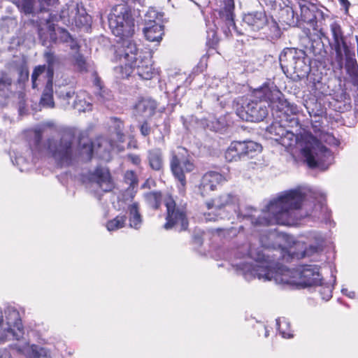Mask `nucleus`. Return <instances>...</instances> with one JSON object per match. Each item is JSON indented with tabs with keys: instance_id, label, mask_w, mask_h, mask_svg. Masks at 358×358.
Wrapping results in <instances>:
<instances>
[{
	"instance_id": "61",
	"label": "nucleus",
	"mask_w": 358,
	"mask_h": 358,
	"mask_svg": "<svg viewBox=\"0 0 358 358\" xmlns=\"http://www.w3.org/2000/svg\"><path fill=\"white\" fill-rule=\"evenodd\" d=\"M340 5L343 8L345 14L348 15L349 8L351 6L350 2L348 0H338Z\"/></svg>"
},
{
	"instance_id": "13",
	"label": "nucleus",
	"mask_w": 358,
	"mask_h": 358,
	"mask_svg": "<svg viewBox=\"0 0 358 358\" xmlns=\"http://www.w3.org/2000/svg\"><path fill=\"white\" fill-rule=\"evenodd\" d=\"M45 64L36 66L31 76L32 89H38L41 80L40 77L45 73V78L46 80H53L55 70L59 69L62 64L61 58L54 52L49 50L43 53Z\"/></svg>"
},
{
	"instance_id": "18",
	"label": "nucleus",
	"mask_w": 358,
	"mask_h": 358,
	"mask_svg": "<svg viewBox=\"0 0 358 358\" xmlns=\"http://www.w3.org/2000/svg\"><path fill=\"white\" fill-rule=\"evenodd\" d=\"M266 15L264 9L243 13L241 26L245 30L257 32L265 27L267 22Z\"/></svg>"
},
{
	"instance_id": "37",
	"label": "nucleus",
	"mask_w": 358,
	"mask_h": 358,
	"mask_svg": "<svg viewBox=\"0 0 358 358\" xmlns=\"http://www.w3.org/2000/svg\"><path fill=\"white\" fill-rule=\"evenodd\" d=\"M276 327L283 338L293 337V334L290 333V323L285 317L276 319Z\"/></svg>"
},
{
	"instance_id": "50",
	"label": "nucleus",
	"mask_w": 358,
	"mask_h": 358,
	"mask_svg": "<svg viewBox=\"0 0 358 358\" xmlns=\"http://www.w3.org/2000/svg\"><path fill=\"white\" fill-rule=\"evenodd\" d=\"M39 3V11H49L52 7L59 4V0H37Z\"/></svg>"
},
{
	"instance_id": "33",
	"label": "nucleus",
	"mask_w": 358,
	"mask_h": 358,
	"mask_svg": "<svg viewBox=\"0 0 358 358\" xmlns=\"http://www.w3.org/2000/svg\"><path fill=\"white\" fill-rule=\"evenodd\" d=\"M13 79L6 71H0V97L8 98L12 92Z\"/></svg>"
},
{
	"instance_id": "5",
	"label": "nucleus",
	"mask_w": 358,
	"mask_h": 358,
	"mask_svg": "<svg viewBox=\"0 0 358 358\" xmlns=\"http://www.w3.org/2000/svg\"><path fill=\"white\" fill-rule=\"evenodd\" d=\"M256 95L265 99L273 118H292L299 112L297 106L288 101L274 82L266 81L256 88Z\"/></svg>"
},
{
	"instance_id": "25",
	"label": "nucleus",
	"mask_w": 358,
	"mask_h": 358,
	"mask_svg": "<svg viewBox=\"0 0 358 358\" xmlns=\"http://www.w3.org/2000/svg\"><path fill=\"white\" fill-rule=\"evenodd\" d=\"M146 161L149 167L155 171L163 173L164 159L162 150L159 148L150 149L147 152Z\"/></svg>"
},
{
	"instance_id": "8",
	"label": "nucleus",
	"mask_w": 358,
	"mask_h": 358,
	"mask_svg": "<svg viewBox=\"0 0 358 358\" xmlns=\"http://www.w3.org/2000/svg\"><path fill=\"white\" fill-rule=\"evenodd\" d=\"M236 115L243 121L260 122L268 115V109L264 97L256 95V89L249 97L238 98L234 103Z\"/></svg>"
},
{
	"instance_id": "64",
	"label": "nucleus",
	"mask_w": 358,
	"mask_h": 358,
	"mask_svg": "<svg viewBox=\"0 0 358 358\" xmlns=\"http://www.w3.org/2000/svg\"><path fill=\"white\" fill-rule=\"evenodd\" d=\"M0 358H12L10 352L7 349L0 350Z\"/></svg>"
},
{
	"instance_id": "6",
	"label": "nucleus",
	"mask_w": 358,
	"mask_h": 358,
	"mask_svg": "<svg viewBox=\"0 0 358 358\" xmlns=\"http://www.w3.org/2000/svg\"><path fill=\"white\" fill-rule=\"evenodd\" d=\"M278 59L283 73L294 80L308 77L311 71V59L302 49L285 48L279 54Z\"/></svg>"
},
{
	"instance_id": "58",
	"label": "nucleus",
	"mask_w": 358,
	"mask_h": 358,
	"mask_svg": "<svg viewBox=\"0 0 358 358\" xmlns=\"http://www.w3.org/2000/svg\"><path fill=\"white\" fill-rule=\"evenodd\" d=\"M94 79L93 81V84L94 87H96V90H101L103 87H104V85L103 84V82L101 80V78L99 76L97 73H94Z\"/></svg>"
},
{
	"instance_id": "20",
	"label": "nucleus",
	"mask_w": 358,
	"mask_h": 358,
	"mask_svg": "<svg viewBox=\"0 0 358 358\" xmlns=\"http://www.w3.org/2000/svg\"><path fill=\"white\" fill-rule=\"evenodd\" d=\"M323 280L320 268L315 265H304L300 271L299 284L302 287H317Z\"/></svg>"
},
{
	"instance_id": "14",
	"label": "nucleus",
	"mask_w": 358,
	"mask_h": 358,
	"mask_svg": "<svg viewBox=\"0 0 358 358\" xmlns=\"http://www.w3.org/2000/svg\"><path fill=\"white\" fill-rule=\"evenodd\" d=\"M164 204L166 207V215L164 228L169 230L175 227L178 232L187 230L189 220L186 212L176 206L171 195L166 198Z\"/></svg>"
},
{
	"instance_id": "39",
	"label": "nucleus",
	"mask_w": 358,
	"mask_h": 358,
	"mask_svg": "<svg viewBox=\"0 0 358 358\" xmlns=\"http://www.w3.org/2000/svg\"><path fill=\"white\" fill-rule=\"evenodd\" d=\"M163 17V14L157 12L153 8H149L148 11L145 14V25L152 24L154 23H157V20L159 22L161 21V17Z\"/></svg>"
},
{
	"instance_id": "45",
	"label": "nucleus",
	"mask_w": 358,
	"mask_h": 358,
	"mask_svg": "<svg viewBox=\"0 0 358 358\" xmlns=\"http://www.w3.org/2000/svg\"><path fill=\"white\" fill-rule=\"evenodd\" d=\"M56 31L57 35L59 34V36H57L58 41L61 43H69L75 41L74 38L66 29L57 26Z\"/></svg>"
},
{
	"instance_id": "62",
	"label": "nucleus",
	"mask_w": 358,
	"mask_h": 358,
	"mask_svg": "<svg viewBox=\"0 0 358 358\" xmlns=\"http://www.w3.org/2000/svg\"><path fill=\"white\" fill-rule=\"evenodd\" d=\"M43 135L40 131H36L34 134V144L36 146H38L42 141Z\"/></svg>"
},
{
	"instance_id": "2",
	"label": "nucleus",
	"mask_w": 358,
	"mask_h": 358,
	"mask_svg": "<svg viewBox=\"0 0 358 358\" xmlns=\"http://www.w3.org/2000/svg\"><path fill=\"white\" fill-rule=\"evenodd\" d=\"M305 198L306 194L301 190L290 189L271 200L258 217L250 214H244L243 216L255 227L273 225L278 222L283 214L291 210L300 209Z\"/></svg>"
},
{
	"instance_id": "15",
	"label": "nucleus",
	"mask_w": 358,
	"mask_h": 358,
	"mask_svg": "<svg viewBox=\"0 0 358 358\" xmlns=\"http://www.w3.org/2000/svg\"><path fill=\"white\" fill-rule=\"evenodd\" d=\"M136 71V73L143 80H150L157 72L152 66V56L150 52H145L144 55H139L136 62L131 64L125 72H122L121 78H127L130 74Z\"/></svg>"
},
{
	"instance_id": "28",
	"label": "nucleus",
	"mask_w": 358,
	"mask_h": 358,
	"mask_svg": "<svg viewBox=\"0 0 358 358\" xmlns=\"http://www.w3.org/2000/svg\"><path fill=\"white\" fill-rule=\"evenodd\" d=\"M267 22L265 24V27L267 28V37L271 40H278L282 34L283 31L287 30V27L281 26L278 20H277L273 15H266Z\"/></svg>"
},
{
	"instance_id": "49",
	"label": "nucleus",
	"mask_w": 358,
	"mask_h": 358,
	"mask_svg": "<svg viewBox=\"0 0 358 358\" xmlns=\"http://www.w3.org/2000/svg\"><path fill=\"white\" fill-rule=\"evenodd\" d=\"M320 6L323 7L318 1L316 2V9H315L313 23L312 24V27L315 29H316V27H317V22L324 20L325 17H327L319 8Z\"/></svg>"
},
{
	"instance_id": "51",
	"label": "nucleus",
	"mask_w": 358,
	"mask_h": 358,
	"mask_svg": "<svg viewBox=\"0 0 358 358\" xmlns=\"http://www.w3.org/2000/svg\"><path fill=\"white\" fill-rule=\"evenodd\" d=\"M218 41L219 39L215 31H212L208 33L206 46L208 48L215 50L217 46Z\"/></svg>"
},
{
	"instance_id": "24",
	"label": "nucleus",
	"mask_w": 358,
	"mask_h": 358,
	"mask_svg": "<svg viewBox=\"0 0 358 358\" xmlns=\"http://www.w3.org/2000/svg\"><path fill=\"white\" fill-rule=\"evenodd\" d=\"M223 3V8H220L219 10V16L220 17L224 20L227 25L233 26L236 31L239 35H243L244 33L242 29H238L234 21V9H235V3L234 0H222Z\"/></svg>"
},
{
	"instance_id": "30",
	"label": "nucleus",
	"mask_w": 358,
	"mask_h": 358,
	"mask_svg": "<svg viewBox=\"0 0 358 358\" xmlns=\"http://www.w3.org/2000/svg\"><path fill=\"white\" fill-rule=\"evenodd\" d=\"M164 26L161 23H154L145 25L143 31L148 41L159 42L164 34Z\"/></svg>"
},
{
	"instance_id": "21",
	"label": "nucleus",
	"mask_w": 358,
	"mask_h": 358,
	"mask_svg": "<svg viewBox=\"0 0 358 358\" xmlns=\"http://www.w3.org/2000/svg\"><path fill=\"white\" fill-rule=\"evenodd\" d=\"M222 180V175L217 171H208L201 178L199 190L200 194L205 197L209 192L216 189L217 185Z\"/></svg>"
},
{
	"instance_id": "31",
	"label": "nucleus",
	"mask_w": 358,
	"mask_h": 358,
	"mask_svg": "<svg viewBox=\"0 0 358 358\" xmlns=\"http://www.w3.org/2000/svg\"><path fill=\"white\" fill-rule=\"evenodd\" d=\"M40 104L43 107H55L53 99V80H46L45 88L40 99Z\"/></svg>"
},
{
	"instance_id": "23",
	"label": "nucleus",
	"mask_w": 358,
	"mask_h": 358,
	"mask_svg": "<svg viewBox=\"0 0 358 358\" xmlns=\"http://www.w3.org/2000/svg\"><path fill=\"white\" fill-rule=\"evenodd\" d=\"M277 17L281 26H285L287 29L290 27H299L298 13L296 6L293 2L287 6L282 12H279V15H277Z\"/></svg>"
},
{
	"instance_id": "56",
	"label": "nucleus",
	"mask_w": 358,
	"mask_h": 358,
	"mask_svg": "<svg viewBox=\"0 0 358 358\" xmlns=\"http://www.w3.org/2000/svg\"><path fill=\"white\" fill-rule=\"evenodd\" d=\"M280 4L278 3V6H275V8L273 10L278 11V15H279V12H282L284 9L286 8L287 6H288L292 2V0H280Z\"/></svg>"
},
{
	"instance_id": "42",
	"label": "nucleus",
	"mask_w": 358,
	"mask_h": 358,
	"mask_svg": "<svg viewBox=\"0 0 358 358\" xmlns=\"http://www.w3.org/2000/svg\"><path fill=\"white\" fill-rule=\"evenodd\" d=\"M185 92V88H183L180 86H177L175 88L174 91L173 92V100L170 99L169 103H168V106H170L171 108V110H173L174 108L177 105L180 104V99H181L182 96H183Z\"/></svg>"
},
{
	"instance_id": "32",
	"label": "nucleus",
	"mask_w": 358,
	"mask_h": 358,
	"mask_svg": "<svg viewBox=\"0 0 358 358\" xmlns=\"http://www.w3.org/2000/svg\"><path fill=\"white\" fill-rule=\"evenodd\" d=\"M76 4L67 6L63 7L60 10L58 19L59 21H62V23L66 26L74 25V19L76 17Z\"/></svg>"
},
{
	"instance_id": "53",
	"label": "nucleus",
	"mask_w": 358,
	"mask_h": 358,
	"mask_svg": "<svg viewBox=\"0 0 358 358\" xmlns=\"http://www.w3.org/2000/svg\"><path fill=\"white\" fill-rule=\"evenodd\" d=\"M138 129L141 134L144 137L148 136L152 131V128L147 120H144L141 122H139Z\"/></svg>"
},
{
	"instance_id": "60",
	"label": "nucleus",
	"mask_w": 358,
	"mask_h": 358,
	"mask_svg": "<svg viewBox=\"0 0 358 358\" xmlns=\"http://www.w3.org/2000/svg\"><path fill=\"white\" fill-rule=\"evenodd\" d=\"M255 211H256V209L255 208H253L252 206H247V207H245L244 212H242V211L238 212V217H243V219H246L243 216L244 214L252 215V213Z\"/></svg>"
},
{
	"instance_id": "41",
	"label": "nucleus",
	"mask_w": 358,
	"mask_h": 358,
	"mask_svg": "<svg viewBox=\"0 0 358 358\" xmlns=\"http://www.w3.org/2000/svg\"><path fill=\"white\" fill-rule=\"evenodd\" d=\"M97 101L101 103L112 100L113 95L112 91L106 88L105 86L101 90H97L95 92Z\"/></svg>"
},
{
	"instance_id": "16",
	"label": "nucleus",
	"mask_w": 358,
	"mask_h": 358,
	"mask_svg": "<svg viewBox=\"0 0 358 358\" xmlns=\"http://www.w3.org/2000/svg\"><path fill=\"white\" fill-rule=\"evenodd\" d=\"M190 118L192 121L195 119L198 127L220 134L227 133L230 128V122L226 115H222L219 117L209 116L207 118L201 119H197L194 116H191Z\"/></svg>"
},
{
	"instance_id": "52",
	"label": "nucleus",
	"mask_w": 358,
	"mask_h": 358,
	"mask_svg": "<svg viewBox=\"0 0 358 358\" xmlns=\"http://www.w3.org/2000/svg\"><path fill=\"white\" fill-rule=\"evenodd\" d=\"M74 66L80 72L87 71L86 61L82 54H78L75 57Z\"/></svg>"
},
{
	"instance_id": "22",
	"label": "nucleus",
	"mask_w": 358,
	"mask_h": 358,
	"mask_svg": "<svg viewBox=\"0 0 358 358\" xmlns=\"http://www.w3.org/2000/svg\"><path fill=\"white\" fill-rule=\"evenodd\" d=\"M238 203V198L236 195L231 193H227L206 202V206L208 210L213 207L220 210L229 208L236 211V206Z\"/></svg>"
},
{
	"instance_id": "34",
	"label": "nucleus",
	"mask_w": 358,
	"mask_h": 358,
	"mask_svg": "<svg viewBox=\"0 0 358 358\" xmlns=\"http://www.w3.org/2000/svg\"><path fill=\"white\" fill-rule=\"evenodd\" d=\"M147 205L152 210H158L162 201V194L160 191H152L144 194Z\"/></svg>"
},
{
	"instance_id": "3",
	"label": "nucleus",
	"mask_w": 358,
	"mask_h": 358,
	"mask_svg": "<svg viewBox=\"0 0 358 358\" xmlns=\"http://www.w3.org/2000/svg\"><path fill=\"white\" fill-rule=\"evenodd\" d=\"M332 41L330 48L334 51V59L339 70L345 69L350 78L352 85L358 87V64L355 46L347 41L339 23L333 22L330 24Z\"/></svg>"
},
{
	"instance_id": "35",
	"label": "nucleus",
	"mask_w": 358,
	"mask_h": 358,
	"mask_svg": "<svg viewBox=\"0 0 358 358\" xmlns=\"http://www.w3.org/2000/svg\"><path fill=\"white\" fill-rule=\"evenodd\" d=\"M130 227L138 229L142 223V217L139 213L138 203L135 202L129 206Z\"/></svg>"
},
{
	"instance_id": "63",
	"label": "nucleus",
	"mask_w": 358,
	"mask_h": 358,
	"mask_svg": "<svg viewBox=\"0 0 358 358\" xmlns=\"http://www.w3.org/2000/svg\"><path fill=\"white\" fill-rule=\"evenodd\" d=\"M115 122H117V124L115 127V132L123 131L124 124L121 122L117 117H114Z\"/></svg>"
},
{
	"instance_id": "59",
	"label": "nucleus",
	"mask_w": 358,
	"mask_h": 358,
	"mask_svg": "<svg viewBox=\"0 0 358 358\" xmlns=\"http://www.w3.org/2000/svg\"><path fill=\"white\" fill-rule=\"evenodd\" d=\"M127 157L131 161V162L134 165L138 166L141 162V157L138 155L129 154L127 155Z\"/></svg>"
},
{
	"instance_id": "11",
	"label": "nucleus",
	"mask_w": 358,
	"mask_h": 358,
	"mask_svg": "<svg viewBox=\"0 0 358 358\" xmlns=\"http://www.w3.org/2000/svg\"><path fill=\"white\" fill-rule=\"evenodd\" d=\"M115 46L114 57L116 61L125 60V71L131 66V64L136 62L139 58V55H144L145 52L140 50L132 37H124L119 38ZM116 69H120L122 73L124 67L120 66Z\"/></svg>"
},
{
	"instance_id": "43",
	"label": "nucleus",
	"mask_w": 358,
	"mask_h": 358,
	"mask_svg": "<svg viewBox=\"0 0 358 358\" xmlns=\"http://www.w3.org/2000/svg\"><path fill=\"white\" fill-rule=\"evenodd\" d=\"M30 358H51L50 352L45 348L32 345Z\"/></svg>"
},
{
	"instance_id": "55",
	"label": "nucleus",
	"mask_w": 358,
	"mask_h": 358,
	"mask_svg": "<svg viewBox=\"0 0 358 358\" xmlns=\"http://www.w3.org/2000/svg\"><path fill=\"white\" fill-rule=\"evenodd\" d=\"M125 179L129 181V187L134 188L138 185V178L135 173L132 171L127 172L125 174Z\"/></svg>"
},
{
	"instance_id": "26",
	"label": "nucleus",
	"mask_w": 358,
	"mask_h": 358,
	"mask_svg": "<svg viewBox=\"0 0 358 358\" xmlns=\"http://www.w3.org/2000/svg\"><path fill=\"white\" fill-rule=\"evenodd\" d=\"M158 104L157 101L152 98H143L135 105L136 111L145 118L152 117L157 110Z\"/></svg>"
},
{
	"instance_id": "1",
	"label": "nucleus",
	"mask_w": 358,
	"mask_h": 358,
	"mask_svg": "<svg viewBox=\"0 0 358 358\" xmlns=\"http://www.w3.org/2000/svg\"><path fill=\"white\" fill-rule=\"evenodd\" d=\"M294 120V117L273 118L266 129L269 138L285 148H299L304 162L310 169L327 170L331 158V151L310 131L303 130L299 134H294L287 129V124Z\"/></svg>"
},
{
	"instance_id": "48",
	"label": "nucleus",
	"mask_w": 358,
	"mask_h": 358,
	"mask_svg": "<svg viewBox=\"0 0 358 358\" xmlns=\"http://www.w3.org/2000/svg\"><path fill=\"white\" fill-rule=\"evenodd\" d=\"M323 248L320 244H310L306 247L301 254V257H310L322 251Z\"/></svg>"
},
{
	"instance_id": "46",
	"label": "nucleus",
	"mask_w": 358,
	"mask_h": 358,
	"mask_svg": "<svg viewBox=\"0 0 358 358\" xmlns=\"http://www.w3.org/2000/svg\"><path fill=\"white\" fill-rule=\"evenodd\" d=\"M320 289L318 290L321 297L323 300L329 301L332 297L333 286H330L329 284H324L322 281L321 285H318Z\"/></svg>"
},
{
	"instance_id": "47",
	"label": "nucleus",
	"mask_w": 358,
	"mask_h": 358,
	"mask_svg": "<svg viewBox=\"0 0 358 358\" xmlns=\"http://www.w3.org/2000/svg\"><path fill=\"white\" fill-rule=\"evenodd\" d=\"M17 83L20 86L24 85L25 83L28 81L29 73L27 67L24 66H20L17 68Z\"/></svg>"
},
{
	"instance_id": "57",
	"label": "nucleus",
	"mask_w": 358,
	"mask_h": 358,
	"mask_svg": "<svg viewBox=\"0 0 358 358\" xmlns=\"http://www.w3.org/2000/svg\"><path fill=\"white\" fill-rule=\"evenodd\" d=\"M280 0H259L261 4H264L266 7H268L271 10H273L275 6H278V3L280 4Z\"/></svg>"
},
{
	"instance_id": "29",
	"label": "nucleus",
	"mask_w": 358,
	"mask_h": 358,
	"mask_svg": "<svg viewBox=\"0 0 358 358\" xmlns=\"http://www.w3.org/2000/svg\"><path fill=\"white\" fill-rule=\"evenodd\" d=\"M76 17L74 19V26L78 29H84L87 30L91 27L92 19L90 15L83 3L76 4Z\"/></svg>"
},
{
	"instance_id": "10",
	"label": "nucleus",
	"mask_w": 358,
	"mask_h": 358,
	"mask_svg": "<svg viewBox=\"0 0 358 358\" xmlns=\"http://www.w3.org/2000/svg\"><path fill=\"white\" fill-rule=\"evenodd\" d=\"M75 134L71 131H64L59 141L48 138L47 141L48 150L52 157L59 163L70 164L73 158Z\"/></svg>"
},
{
	"instance_id": "40",
	"label": "nucleus",
	"mask_w": 358,
	"mask_h": 358,
	"mask_svg": "<svg viewBox=\"0 0 358 358\" xmlns=\"http://www.w3.org/2000/svg\"><path fill=\"white\" fill-rule=\"evenodd\" d=\"M127 217L117 216L113 220H108L106 224V227L108 231H115L122 228L124 226Z\"/></svg>"
},
{
	"instance_id": "36",
	"label": "nucleus",
	"mask_w": 358,
	"mask_h": 358,
	"mask_svg": "<svg viewBox=\"0 0 358 358\" xmlns=\"http://www.w3.org/2000/svg\"><path fill=\"white\" fill-rule=\"evenodd\" d=\"M78 146L80 154L85 155L87 159L91 160L94 155V145L92 141L88 138H80Z\"/></svg>"
},
{
	"instance_id": "4",
	"label": "nucleus",
	"mask_w": 358,
	"mask_h": 358,
	"mask_svg": "<svg viewBox=\"0 0 358 358\" xmlns=\"http://www.w3.org/2000/svg\"><path fill=\"white\" fill-rule=\"evenodd\" d=\"M248 254L258 264L254 265L245 261L232 264L237 275H243L248 282L256 278L271 280L275 277L278 273V264L270 259L269 256L266 255L261 248H250Z\"/></svg>"
},
{
	"instance_id": "9",
	"label": "nucleus",
	"mask_w": 358,
	"mask_h": 358,
	"mask_svg": "<svg viewBox=\"0 0 358 358\" xmlns=\"http://www.w3.org/2000/svg\"><path fill=\"white\" fill-rule=\"evenodd\" d=\"M262 151V145L254 141H233L224 151V158L229 163L248 161L256 157Z\"/></svg>"
},
{
	"instance_id": "27",
	"label": "nucleus",
	"mask_w": 358,
	"mask_h": 358,
	"mask_svg": "<svg viewBox=\"0 0 358 358\" xmlns=\"http://www.w3.org/2000/svg\"><path fill=\"white\" fill-rule=\"evenodd\" d=\"M309 0L305 1L306 3H299L300 8V15L298 14L299 27H301V22H306L312 27L313 23V17L315 9H316V1Z\"/></svg>"
},
{
	"instance_id": "19",
	"label": "nucleus",
	"mask_w": 358,
	"mask_h": 358,
	"mask_svg": "<svg viewBox=\"0 0 358 358\" xmlns=\"http://www.w3.org/2000/svg\"><path fill=\"white\" fill-rule=\"evenodd\" d=\"M170 169L174 178L182 186H185L186 185V177L184 173V169L187 173L192 172L194 169V165L188 159L181 162L175 152H172L170 159Z\"/></svg>"
},
{
	"instance_id": "12",
	"label": "nucleus",
	"mask_w": 358,
	"mask_h": 358,
	"mask_svg": "<svg viewBox=\"0 0 358 358\" xmlns=\"http://www.w3.org/2000/svg\"><path fill=\"white\" fill-rule=\"evenodd\" d=\"M54 21H58L56 15L50 14L45 23L42 25L38 19L28 18L22 20L24 26H32L36 29L38 39L43 46H50L58 42L57 33L56 31L57 24Z\"/></svg>"
},
{
	"instance_id": "17",
	"label": "nucleus",
	"mask_w": 358,
	"mask_h": 358,
	"mask_svg": "<svg viewBox=\"0 0 358 358\" xmlns=\"http://www.w3.org/2000/svg\"><path fill=\"white\" fill-rule=\"evenodd\" d=\"M87 179L96 182L105 192H109L114 189V182L108 167L98 165L94 171L88 172Z\"/></svg>"
},
{
	"instance_id": "44",
	"label": "nucleus",
	"mask_w": 358,
	"mask_h": 358,
	"mask_svg": "<svg viewBox=\"0 0 358 358\" xmlns=\"http://www.w3.org/2000/svg\"><path fill=\"white\" fill-rule=\"evenodd\" d=\"M205 233L199 229H196L193 231L191 239V244L195 249L200 248L203 243V236Z\"/></svg>"
},
{
	"instance_id": "7",
	"label": "nucleus",
	"mask_w": 358,
	"mask_h": 358,
	"mask_svg": "<svg viewBox=\"0 0 358 358\" xmlns=\"http://www.w3.org/2000/svg\"><path fill=\"white\" fill-rule=\"evenodd\" d=\"M140 15L141 11L138 9H134L127 3L114 6L108 15L111 33L118 38L133 37L136 19Z\"/></svg>"
},
{
	"instance_id": "54",
	"label": "nucleus",
	"mask_w": 358,
	"mask_h": 358,
	"mask_svg": "<svg viewBox=\"0 0 358 358\" xmlns=\"http://www.w3.org/2000/svg\"><path fill=\"white\" fill-rule=\"evenodd\" d=\"M207 57L203 56L198 63V64L193 69V73L199 74L202 73L207 67Z\"/></svg>"
},
{
	"instance_id": "38",
	"label": "nucleus",
	"mask_w": 358,
	"mask_h": 358,
	"mask_svg": "<svg viewBox=\"0 0 358 358\" xmlns=\"http://www.w3.org/2000/svg\"><path fill=\"white\" fill-rule=\"evenodd\" d=\"M304 106L310 116H319L320 115L321 104L317 103V101L315 98L313 97L309 99L308 100H305Z\"/></svg>"
}]
</instances>
